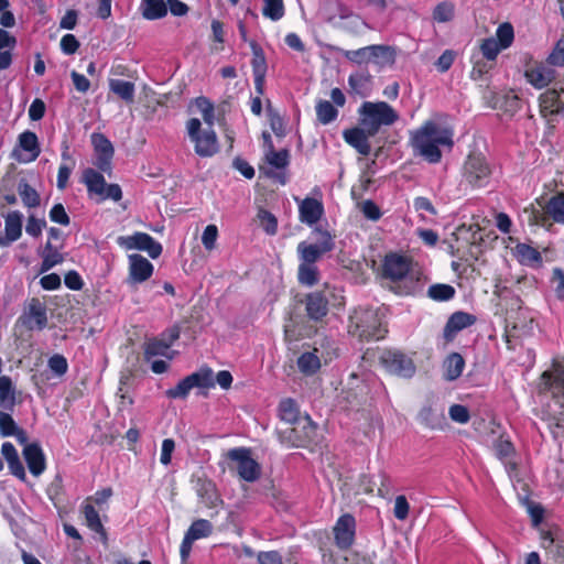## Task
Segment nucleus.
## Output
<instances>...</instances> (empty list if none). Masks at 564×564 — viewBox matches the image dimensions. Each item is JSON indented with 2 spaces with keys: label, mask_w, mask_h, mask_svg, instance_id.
Segmentation results:
<instances>
[{
  "label": "nucleus",
  "mask_w": 564,
  "mask_h": 564,
  "mask_svg": "<svg viewBox=\"0 0 564 564\" xmlns=\"http://www.w3.org/2000/svg\"><path fill=\"white\" fill-rule=\"evenodd\" d=\"M18 193L23 205L28 208H35L40 205V195L26 181L21 180L18 184Z\"/></svg>",
  "instance_id": "a19ab883"
},
{
  "label": "nucleus",
  "mask_w": 564,
  "mask_h": 564,
  "mask_svg": "<svg viewBox=\"0 0 564 564\" xmlns=\"http://www.w3.org/2000/svg\"><path fill=\"white\" fill-rule=\"evenodd\" d=\"M494 451L496 456L503 463L509 476H511L517 470V463L511 460L514 455L512 443L509 440L499 438L494 444Z\"/></svg>",
  "instance_id": "c85d7f7f"
},
{
  "label": "nucleus",
  "mask_w": 564,
  "mask_h": 564,
  "mask_svg": "<svg viewBox=\"0 0 564 564\" xmlns=\"http://www.w3.org/2000/svg\"><path fill=\"white\" fill-rule=\"evenodd\" d=\"M195 107L202 115L204 122L208 127H213L215 120L214 105L206 97H198L195 99Z\"/></svg>",
  "instance_id": "3c124183"
},
{
  "label": "nucleus",
  "mask_w": 564,
  "mask_h": 564,
  "mask_svg": "<svg viewBox=\"0 0 564 564\" xmlns=\"http://www.w3.org/2000/svg\"><path fill=\"white\" fill-rule=\"evenodd\" d=\"M196 491L207 508H216L223 502L215 484L210 480H199Z\"/></svg>",
  "instance_id": "473e14b6"
},
{
  "label": "nucleus",
  "mask_w": 564,
  "mask_h": 564,
  "mask_svg": "<svg viewBox=\"0 0 564 564\" xmlns=\"http://www.w3.org/2000/svg\"><path fill=\"white\" fill-rule=\"evenodd\" d=\"M350 93L367 97L371 90V75L368 72L352 73L348 77Z\"/></svg>",
  "instance_id": "72a5a7b5"
},
{
  "label": "nucleus",
  "mask_w": 564,
  "mask_h": 564,
  "mask_svg": "<svg viewBox=\"0 0 564 564\" xmlns=\"http://www.w3.org/2000/svg\"><path fill=\"white\" fill-rule=\"evenodd\" d=\"M419 422L431 430H444L447 425L445 409L438 401H427L417 414Z\"/></svg>",
  "instance_id": "ddd939ff"
},
{
  "label": "nucleus",
  "mask_w": 564,
  "mask_h": 564,
  "mask_svg": "<svg viewBox=\"0 0 564 564\" xmlns=\"http://www.w3.org/2000/svg\"><path fill=\"white\" fill-rule=\"evenodd\" d=\"M117 245L127 251L139 250L147 252L152 259H156L162 253V245L152 236L145 232L137 231L133 235L119 236L116 239Z\"/></svg>",
  "instance_id": "0eeeda50"
},
{
  "label": "nucleus",
  "mask_w": 564,
  "mask_h": 564,
  "mask_svg": "<svg viewBox=\"0 0 564 564\" xmlns=\"http://www.w3.org/2000/svg\"><path fill=\"white\" fill-rule=\"evenodd\" d=\"M475 322L476 317L473 314L460 311L453 313L444 327V338L447 341L453 340L459 332L471 326Z\"/></svg>",
  "instance_id": "5701e85b"
},
{
  "label": "nucleus",
  "mask_w": 564,
  "mask_h": 564,
  "mask_svg": "<svg viewBox=\"0 0 564 564\" xmlns=\"http://www.w3.org/2000/svg\"><path fill=\"white\" fill-rule=\"evenodd\" d=\"M129 274L127 284L130 286L138 285L149 280L154 271L153 264L143 256L132 253L128 256Z\"/></svg>",
  "instance_id": "4468645a"
},
{
  "label": "nucleus",
  "mask_w": 564,
  "mask_h": 564,
  "mask_svg": "<svg viewBox=\"0 0 564 564\" xmlns=\"http://www.w3.org/2000/svg\"><path fill=\"white\" fill-rule=\"evenodd\" d=\"M524 75L532 86L541 89L546 87L553 80L555 73L549 63H535L525 69Z\"/></svg>",
  "instance_id": "4be33fe9"
},
{
  "label": "nucleus",
  "mask_w": 564,
  "mask_h": 564,
  "mask_svg": "<svg viewBox=\"0 0 564 564\" xmlns=\"http://www.w3.org/2000/svg\"><path fill=\"white\" fill-rule=\"evenodd\" d=\"M22 324L30 330H42L47 325L46 306L39 300L32 299L26 311L21 316Z\"/></svg>",
  "instance_id": "6ab92c4d"
},
{
  "label": "nucleus",
  "mask_w": 564,
  "mask_h": 564,
  "mask_svg": "<svg viewBox=\"0 0 564 564\" xmlns=\"http://www.w3.org/2000/svg\"><path fill=\"white\" fill-rule=\"evenodd\" d=\"M180 337V332L177 328H172L169 332L162 334L160 338L150 339L145 344L144 348V357L148 361H151L155 357H164L166 359H172L175 355V351L171 349V346L174 341Z\"/></svg>",
  "instance_id": "9b49d317"
},
{
  "label": "nucleus",
  "mask_w": 564,
  "mask_h": 564,
  "mask_svg": "<svg viewBox=\"0 0 564 564\" xmlns=\"http://www.w3.org/2000/svg\"><path fill=\"white\" fill-rule=\"evenodd\" d=\"M110 90L119 96L122 100L127 102H132L134 98L135 87L134 84L128 80L122 79H110L109 80Z\"/></svg>",
  "instance_id": "ea45409f"
},
{
  "label": "nucleus",
  "mask_w": 564,
  "mask_h": 564,
  "mask_svg": "<svg viewBox=\"0 0 564 564\" xmlns=\"http://www.w3.org/2000/svg\"><path fill=\"white\" fill-rule=\"evenodd\" d=\"M230 460L237 463V471L241 479L248 482L256 481L260 476V465L251 457L248 448L239 447L228 452Z\"/></svg>",
  "instance_id": "9d476101"
},
{
  "label": "nucleus",
  "mask_w": 564,
  "mask_h": 564,
  "mask_svg": "<svg viewBox=\"0 0 564 564\" xmlns=\"http://www.w3.org/2000/svg\"><path fill=\"white\" fill-rule=\"evenodd\" d=\"M380 361L387 371L401 378H412L416 370L413 360L400 350H384Z\"/></svg>",
  "instance_id": "1a4fd4ad"
},
{
  "label": "nucleus",
  "mask_w": 564,
  "mask_h": 564,
  "mask_svg": "<svg viewBox=\"0 0 564 564\" xmlns=\"http://www.w3.org/2000/svg\"><path fill=\"white\" fill-rule=\"evenodd\" d=\"M140 10L142 17L150 21L162 19L167 14L164 0H141Z\"/></svg>",
  "instance_id": "f704fd0d"
},
{
  "label": "nucleus",
  "mask_w": 564,
  "mask_h": 564,
  "mask_svg": "<svg viewBox=\"0 0 564 564\" xmlns=\"http://www.w3.org/2000/svg\"><path fill=\"white\" fill-rule=\"evenodd\" d=\"M262 14L271 21H279L285 14L283 0H263Z\"/></svg>",
  "instance_id": "8fccbe9b"
},
{
  "label": "nucleus",
  "mask_w": 564,
  "mask_h": 564,
  "mask_svg": "<svg viewBox=\"0 0 564 564\" xmlns=\"http://www.w3.org/2000/svg\"><path fill=\"white\" fill-rule=\"evenodd\" d=\"M82 510H83L87 527L91 531L100 534L102 539H106L107 538L106 530L101 523L99 513L95 509V507L90 502L85 501L82 506Z\"/></svg>",
  "instance_id": "c9c22d12"
},
{
  "label": "nucleus",
  "mask_w": 564,
  "mask_h": 564,
  "mask_svg": "<svg viewBox=\"0 0 564 564\" xmlns=\"http://www.w3.org/2000/svg\"><path fill=\"white\" fill-rule=\"evenodd\" d=\"M213 533V524L206 519H197L193 521L186 531L180 547V554L183 562L187 561L192 552L193 543L196 540L210 536Z\"/></svg>",
  "instance_id": "f8f14e48"
},
{
  "label": "nucleus",
  "mask_w": 564,
  "mask_h": 564,
  "mask_svg": "<svg viewBox=\"0 0 564 564\" xmlns=\"http://www.w3.org/2000/svg\"><path fill=\"white\" fill-rule=\"evenodd\" d=\"M300 219L306 225L316 224L324 214L323 204L315 199L306 197L299 206Z\"/></svg>",
  "instance_id": "bb28decb"
},
{
  "label": "nucleus",
  "mask_w": 564,
  "mask_h": 564,
  "mask_svg": "<svg viewBox=\"0 0 564 564\" xmlns=\"http://www.w3.org/2000/svg\"><path fill=\"white\" fill-rule=\"evenodd\" d=\"M397 57V51L394 47L389 45L375 44L371 45L370 50V62L375 63L379 67L391 66L394 64Z\"/></svg>",
  "instance_id": "7c9ffc66"
},
{
  "label": "nucleus",
  "mask_w": 564,
  "mask_h": 564,
  "mask_svg": "<svg viewBox=\"0 0 564 564\" xmlns=\"http://www.w3.org/2000/svg\"><path fill=\"white\" fill-rule=\"evenodd\" d=\"M312 237L314 239L312 243L326 253L332 251L335 247L334 236L322 227H316L312 231Z\"/></svg>",
  "instance_id": "c03bdc74"
},
{
  "label": "nucleus",
  "mask_w": 564,
  "mask_h": 564,
  "mask_svg": "<svg viewBox=\"0 0 564 564\" xmlns=\"http://www.w3.org/2000/svg\"><path fill=\"white\" fill-rule=\"evenodd\" d=\"M335 544L340 550L349 549L355 541L356 520L350 513L340 516L333 528Z\"/></svg>",
  "instance_id": "2eb2a0df"
},
{
  "label": "nucleus",
  "mask_w": 564,
  "mask_h": 564,
  "mask_svg": "<svg viewBox=\"0 0 564 564\" xmlns=\"http://www.w3.org/2000/svg\"><path fill=\"white\" fill-rule=\"evenodd\" d=\"M502 50L495 37L485 39L480 45L481 54L488 61H495Z\"/></svg>",
  "instance_id": "13d9d810"
},
{
  "label": "nucleus",
  "mask_w": 564,
  "mask_h": 564,
  "mask_svg": "<svg viewBox=\"0 0 564 564\" xmlns=\"http://www.w3.org/2000/svg\"><path fill=\"white\" fill-rule=\"evenodd\" d=\"M194 388L189 376L182 379L174 388L166 390L165 394L170 399H185Z\"/></svg>",
  "instance_id": "6e6d98bb"
},
{
  "label": "nucleus",
  "mask_w": 564,
  "mask_h": 564,
  "mask_svg": "<svg viewBox=\"0 0 564 564\" xmlns=\"http://www.w3.org/2000/svg\"><path fill=\"white\" fill-rule=\"evenodd\" d=\"M370 137L371 135L368 133L367 129L360 124L359 127L346 129L343 132L345 142L364 156L369 155L371 152V145L369 142Z\"/></svg>",
  "instance_id": "aec40b11"
},
{
  "label": "nucleus",
  "mask_w": 564,
  "mask_h": 564,
  "mask_svg": "<svg viewBox=\"0 0 564 564\" xmlns=\"http://www.w3.org/2000/svg\"><path fill=\"white\" fill-rule=\"evenodd\" d=\"M83 182L86 185L89 195H96L98 197L104 194L107 186L104 175L91 167H88L83 172Z\"/></svg>",
  "instance_id": "2f4dec72"
},
{
  "label": "nucleus",
  "mask_w": 564,
  "mask_h": 564,
  "mask_svg": "<svg viewBox=\"0 0 564 564\" xmlns=\"http://www.w3.org/2000/svg\"><path fill=\"white\" fill-rule=\"evenodd\" d=\"M23 214L19 210L10 212L4 217L6 240L0 238V246H8L22 236Z\"/></svg>",
  "instance_id": "a878e982"
},
{
  "label": "nucleus",
  "mask_w": 564,
  "mask_h": 564,
  "mask_svg": "<svg viewBox=\"0 0 564 564\" xmlns=\"http://www.w3.org/2000/svg\"><path fill=\"white\" fill-rule=\"evenodd\" d=\"M454 132L451 128L434 120L425 121L420 128L410 132V145L414 155L423 158L431 164L442 160V148L451 150L454 145Z\"/></svg>",
  "instance_id": "f257e3e1"
},
{
  "label": "nucleus",
  "mask_w": 564,
  "mask_h": 564,
  "mask_svg": "<svg viewBox=\"0 0 564 564\" xmlns=\"http://www.w3.org/2000/svg\"><path fill=\"white\" fill-rule=\"evenodd\" d=\"M387 332L380 310L359 307L349 316L348 333L360 341L382 339Z\"/></svg>",
  "instance_id": "7ed1b4c3"
},
{
  "label": "nucleus",
  "mask_w": 564,
  "mask_h": 564,
  "mask_svg": "<svg viewBox=\"0 0 564 564\" xmlns=\"http://www.w3.org/2000/svg\"><path fill=\"white\" fill-rule=\"evenodd\" d=\"M252 50V73L253 75H265L267 74V62L262 48L256 43L251 42Z\"/></svg>",
  "instance_id": "603ef678"
},
{
  "label": "nucleus",
  "mask_w": 564,
  "mask_h": 564,
  "mask_svg": "<svg viewBox=\"0 0 564 564\" xmlns=\"http://www.w3.org/2000/svg\"><path fill=\"white\" fill-rule=\"evenodd\" d=\"M218 238V228L216 225H208L203 231L202 243L207 251H212L216 248V241Z\"/></svg>",
  "instance_id": "0e129e2a"
},
{
  "label": "nucleus",
  "mask_w": 564,
  "mask_h": 564,
  "mask_svg": "<svg viewBox=\"0 0 564 564\" xmlns=\"http://www.w3.org/2000/svg\"><path fill=\"white\" fill-rule=\"evenodd\" d=\"M91 143L94 145L95 155L115 152L112 143L102 133H93Z\"/></svg>",
  "instance_id": "bf43d9fd"
},
{
  "label": "nucleus",
  "mask_w": 564,
  "mask_h": 564,
  "mask_svg": "<svg viewBox=\"0 0 564 564\" xmlns=\"http://www.w3.org/2000/svg\"><path fill=\"white\" fill-rule=\"evenodd\" d=\"M427 294L435 301H448L455 295V289L448 284H434L429 288Z\"/></svg>",
  "instance_id": "5fc2aeb1"
},
{
  "label": "nucleus",
  "mask_w": 564,
  "mask_h": 564,
  "mask_svg": "<svg viewBox=\"0 0 564 564\" xmlns=\"http://www.w3.org/2000/svg\"><path fill=\"white\" fill-rule=\"evenodd\" d=\"M40 256L42 258V262L39 270L41 274L50 271L54 267L64 262L63 253L59 251V248L57 246H54L52 243V241H47L45 243L43 250L40 252Z\"/></svg>",
  "instance_id": "c756f323"
},
{
  "label": "nucleus",
  "mask_w": 564,
  "mask_h": 564,
  "mask_svg": "<svg viewBox=\"0 0 564 564\" xmlns=\"http://www.w3.org/2000/svg\"><path fill=\"white\" fill-rule=\"evenodd\" d=\"M317 349L302 354L297 359V367L304 375H314L321 368L319 357L316 355Z\"/></svg>",
  "instance_id": "79ce46f5"
},
{
  "label": "nucleus",
  "mask_w": 564,
  "mask_h": 564,
  "mask_svg": "<svg viewBox=\"0 0 564 564\" xmlns=\"http://www.w3.org/2000/svg\"><path fill=\"white\" fill-rule=\"evenodd\" d=\"M37 135L32 131H24L19 135L18 147L13 150V156L21 163H30L40 155Z\"/></svg>",
  "instance_id": "dca6fc26"
},
{
  "label": "nucleus",
  "mask_w": 564,
  "mask_h": 564,
  "mask_svg": "<svg viewBox=\"0 0 564 564\" xmlns=\"http://www.w3.org/2000/svg\"><path fill=\"white\" fill-rule=\"evenodd\" d=\"M265 161L268 162V164H270L274 169H278V170L285 169L290 162L289 151L285 149L275 151L273 149V145L270 144L269 150L265 153Z\"/></svg>",
  "instance_id": "09e8293b"
},
{
  "label": "nucleus",
  "mask_w": 564,
  "mask_h": 564,
  "mask_svg": "<svg viewBox=\"0 0 564 564\" xmlns=\"http://www.w3.org/2000/svg\"><path fill=\"white\" fill-rule=\"evenodd\" d=\"M455 7L452 2L438 3L433 10V20L437 23L449 22L454 18Z\"/></svg>",
  "instance_id": "864d4df0"
},
{
  "label": "nucleus",
  "mask_w": 564,
  "mask_h": 564,
  "mask_svg": "<svg viewBox=\"0 0 564 564\" xmlns=\"http://www.w3.org/2000/svg\"><path fill=\"white\" fill-rule=\"evenodd\" d=\"M299 408L293 399H284L279 404V416L282 421L293 424L299 421Z\"/></svg>",
  "instance_id": "a18cd8bd"
},
{
  "label": "nucleus",
  "mask_w": 564,
  "mask_h": 564,
  "mask_svg": "<svg viewBox=\"0 0 564 564\" xmlns=\"http://www.w3.org/2000/svg\"><path fill=\"white\" fill-rule=\"evenodd\" d=\"M189 378L194 388L210 389L215 387L214 371L208 367L200 368L198 371L193 372L189 375Z\"/></svg>",
  "instance_id": "49530a36"
},
{
  "label": "nucleus",
  "mask_w": 564,
  "mask_h": 564,
  "mask_svg": "<svg viewBox=\"0 0 564 564\" xmlns=\"http://www.w3.org/2000/svg\"><path fill=\"white\" fill-rule=\"evenodd\" d=\"M360 210L367 219L372 221L379 220L382 215L378 205L371 199L361 202Z\"/></svg>",
  "instance_id": "338daca9"
},
{
  "label": "nucleus",
  "mask_w": 564,
  "mask_h": 564,
  "mask_svg": "<svg viewBox=\"0 0 564 564\" xmlns=\"http://www.w3.org/2000/svg\"><path fill=\"white\" fill-rule=\"evenodd\" d=\"M541 392L550 394L564 414V361H556L552 368L544 371L540 378Z\"/></svg>",
  "instance_id": "423d86ee"
},
{
  "label": "nucleus",
  "mask_w": 564,
  "mask_h": 564,
  "mask_svg": "<svg viewBox=\"0 0 564 564\" xmlns=\"http://www.w3.org/2000/svg\"><path fill=\"white\" fill-rule=\"evenodd\" d=\"M47 365L51 371L57 377L64 376L68 370V362L66 358L59 354H55L50 357Z\"/></svg>",
  "instance_id": "680f3d73"
},
{
  "label": "nucleus",
  "mask_w": 564,
  "mask_h": 564,
  "mask_svg": "<svg viewBox=\"0 0 564 564\" xmlns=\"http://www.w3.org/2000/svg\"><path fill=\"white\" fill-rule=\"evenodd\" d=\"M316 116L322 124H329L338 117L337 108L328 100H319L316 104Z\"/></svg>",
  "instance_id": "37998d69"
},
{
  "label": "nucleus",
  "mask_w": 564,
  "mask_h": 564,
  "mask_svg": "<svg viewBox=\"0 0 564 564\" xmlns=\"http://www.w3.org/2000/svg\"><path fill=\"white\" fill-rule=\"evenodd\" d=\"M540 111L544 118H564V89H547L540 96Z\"/></svg>",
  "instance_id": "f3484780"
},
{
  "label": "nucleus",
  "mask_w": 564,
  "mask_h": 564,
  "mask_svg": "<svg viewBox=\"0 0 564 564\" xmlns=\"http://www.w3.org/2000/svg\"><path fill=\"white\" fill-rule=\"evenodd\" d=\"M359 124L370 135L379 133L382 127H391L399 121V112L386 101H364L358 109Z\"/></svg>",
  "instance_id": "20e7f679"
},
{
  "label": "nucleus",
  "mask_w": 564,
  "mask_h": 564,
  "mask_svg": "<svg viewBox=\"0 0 564 564\" xmlns=\"http://www.w3.org/2000/svg\"><path fill=\"white\" fill-rule=\"evenodd\" d=\"M556 532L557 528L540 529V545L555 564H564V542Z\"/></svg>",
  "instance_id": "a211bd4d"
},
{
  "label": "nucleus",
  "mask_w": 564,
  "mask_h": 564,
  "mask_svg": "<svg viewBox=\"0 0 564 564\" xmlns=\"http://www.w3.org/2000/svg\"><path fill=\"white\" fill-rule=\"evenodd\" d=\"M187 135L194 143L195 153L200 158H210L218 150V139L213 127L202 129V122L197 118H191L186 122Z\"/></svg>",
  "instance_id": "39448f33"
},
{
  "label": "nucleus",
  "mask_w": 564,
  "mask_h": 564,
  "mask_svg": "<svg viewBox=\"0 0 564 564\" xmlns=\"http://www.w3.org/2000/svg\"><path fill=\"white\" fill-rule=\"evenodd\" d=\"M318 269L316 264L301 263L297 270V280L302 285L313 286L318 282Z\"/></svg>",
  "instance_id": "de8ad7c7"
},
{
  "label": "nucleus",
  "mask_w": 564,
  "mask_h": 564,
  "mask_svg": "<svg viewBox=\"0 0 564 564\" xmlns=\"http://www.w3.org/2000/svg\"><path fill=\"white\" fill-rule=\"evenodd\" d=\"M371 45L358 50H350L344 53V56L356 64L369 63Z\"/></svg>",
  "instance_id": "e2e57ef3"
},
{
  "label": "nucleus",
  "mask_w": 564,
  "mask_h": 564,
  "mask_svg": "<svg viewBox=\"0 0 564 564\" xmlns=\"http://www.w3.org/2000/svg\"><path fill=\"white\" fill-rule=\"evenodd\" d=\"M448 415L458 424H466L470 419L468 409L462 404H453L448 410Z\"/></svg>",
  "instance_id": "69168bd1"
},
{
  "label": "nucleus",
  "mask_w": 564,
  "mask_h": 564,
  "mask_svg": "<svg viewBox=\"0 0 564 564\" xmlns=\"http://www.w3.org/2000/svg\"><path fill=\"white\" fill-rule=\"evenodd\" d=\"M495 39L500 44V47L508 48L514 39L513 26L508 22L500 24L496 31Z\"/></svg>",
  "instance_id": "4d7b16f0"
},
{
  "label": "nucleus",
  "mask_w": 564,
  "mask_h": 564,
  "mask_svg": "<svg viewBox=\"0 0 564 564\" xmlns=\"http://www.w3.org/2000/svg\"><path fill=\"white\" fill-rule=\"evenodd\" d=\"M544 209L553 221L564 225V194L558 193L552 196L547 200Z\"/></svg>",
  "instance_id": "4c0bfd02"
},
{
  "label": "nucleus",
  "mask_w": 564,
  "mask_h": 564,
  "mask_svg": "<svg viewBox=\"0 0 564 564\" xmlns=\"http://www.w3.org/2000/svg\"><path fill=\"white\" fill-rule=\"evenodd\" d=\"M11 413L0 411V435L3 437L13 436L20 444H25L28 442L26 433L19 427Z\"/></svg>",
  "instance_id": "cd10ccee"
},
{
  "label": "nucleus",
  "mask_w": 564,
  "mask_h": 564,
  "mask_svg": "<svg viewBox=\"0 0 564 564\" xmlns=\"http://www.w3.org/2000/svg\"><path fill=\"white\" fill-rule=\"evenodd\" d=\"M297 256L301 263L316 264V262L326 252L322 251L312 242L301 241L296 248Z\"/></svg>",
  "instance_id": "e433bc0d"
},
{
  "label": "nucleus",
  "mask_w": 564,
  "mask_h": 564,
  "mask_svg": "<svg viewBox=\"0 0 564 564\" xmlns=\"http://www.w3.org/2000/svg\"><path fill=\"white\" fill-rule=\"evenodd\" d=\"M464 367L465 360L462 355L451 354L444 362L445 378L449 381L456 380L462 375Z\"/></svg>",
  "instance_id": "58836bf2"
},
{
  "label": "nucleus",
  "mask_w": 564,
  "mask_h": 564,
  "mask_svg": "<svg viewBox=\"0 0 564 564\" xmlns=\"http://www.w3.org/2000/svg\"><path fill=\"white\" fill-rule=\"evenodd\" d=\"M547 63L552 66H563L564 65V40L561 39L552 53L547 57Z\"/></svg>",
  "instance_id": "774afa93"
},
{
  "label": "nucleus",
  "mask_w": 564,
  "mask_h": 564,
  "mask_svg": "<svg viewBox=\"0 0 564 564\" xmlns=\"http://www.w3.org/2000/svg\"><path fill=\"white\" fill-rule=\"evenodd\" d=\"M23 456L33 476H40L45 470V456L39 444H24Z\"/></svg>",
  "instance_id": "393cba45"
},
{
  "label": "nucleus",
  "mask_w": 564,
  "mask_h": 564,
  "mask_svg": "<svg viewBox=\"0 0 564 564\" xmlns=\"http://www.w3.org/2000/svg\"><path fill=\"white\" fill-rule=\"evenodd\" d=\"M328 290L312 292L306 296L305 307L311 319L321 321L328 313Z\"/></svg>",
  "instance_id": "412c9836"
},
{
  "label": "nucleus",
  "mask_w": 564,
  "mask_h": 564,
  "mask_svg": "<svg viewBox=\"0 0 564 564\" xmlns=\"http://www.w3.org/2000/svg\"><path fill=\"white\" fill-rule=\"evenodd\" d=\"M511 251L513 257L522 265L539 268L543 263L540 251L528 243L518 242Z\"/></svg>",
  "instance_id": "b1692460"
},
{
  "label": "nucleus",
  "mask_w": 564,
  "mask_h": 564,
  "mask_svg": "<svg viewBox=\"0 0 564 564\" xmlns=\"http://www.w3.org/2000/svg\"><path fill=\"white\" fill-rule=\"evenodd\" d=\"M382 271L386 279L397 284L400 294H415L424 284L421 269L410 258L399 253L384 257Z\"/></svg>",
  "instance_id": "f03ea898"
},
{
  "label": "nucleus",
  "mask_w": 564,
  "mask_h": 564,
  "mask_svg": "<svg viewBox=\"0 0 564 564\" xmlns=\"http://www.w3.org/2000/svg\"><path fill=\"white\" fill-rule=\"evenodd\" d=\"M260 225L268 235H275L278 230V220L273 214L265 209H260L258 214Z\"/></svg>",
  "instance_id": "052dcab7"
},
{
  "label": "nucleus",
  "mask_w": 564,
  "mask_h": 564,
  "mask_svg": "<svg viewBox=\"0 0 564 564\" xmlns=\"http://www.w3.org/2000/svg\"><path fill=\"white\" fill-rule=\"evenodd\" d=\"M491 166L480 153L468 155L464 165V177L474 187H484L489 183Z\"/></svg>",
  "instance_id": "6e6552de"
}]
</instances>
